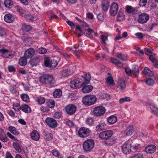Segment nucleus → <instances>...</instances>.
Listing matches in <instances>:
<instances>
[{
    "instance_id": "nucleus-5",
    "label": "nucleus",
    "mask_w": 158,
    "mask_h": 158,
    "mask_svg": "<svg viewBox=\"0 0 158 158\" xmlns=\"http://www.w3.org/2000/svg\"><path fill=\"white\" fill-rule=\"evenodd\" d=\"M53 79L52 76L49 74H45L40 77L39 80L41 83L47 84H51Z\"/></svg>"
},
{
    "instance_id": "nucleus-57",
    "label": "nucleus",
    "mask_w": 158,
    "mask_h": 158,
    "mask_svg": "<svg viewBox=\"0 0 158 158\" xmlns=\"http://www.w3.org/2000/svg\"><path fill=\"white\" fill-rule=\"evenodd\" d=\"M8 138L5 135L3 136L2 135H0V139L4 142H6L8 141Z\"/></svg>"
},
{
    "instance_id": "nucleus-51",
    "label": "nucleus",
    "mask_w": 158,
    "mask_h": 158,
    "mask_svg": "<svg viewBox=\"0 0 158 158\" xmlns=\"http://www.w3.org/2000/svg\"><path fill=\"white\" fill-rule=\"evenodd\" d=\"M135 9L131 6H127L126 10L128 13H131L135 11Z\"/></svg>"
},
{
    "instance_id": "nucleus-64",
    "label": "nucleus",
    "mask_w": 158,
    "mask_h": 158,
    "mask_svg": "<svg viewBox=\"0 0 158 158\" xmlns=\"http://www.w3.org/2000/svg\"><path fill=\"white\" fill-rule=\"evenodd\" d=\"M8 114L12 117H14L15 116V114L14 112L11 110H8L7 111Z\"/></svg>"
},
{
    "instance_id": "nucleus-30",
    "label": "nucleus",
    "mask_w": 158,
    "mask_h": 158,
    "mask_svg": "<svg viewBox=\"0 0 158 158\" xmlns=\"http://www.w3.org/2000/svg\"><path fill=\"white\" fill-rule=\"evenodd\" d=\"M144 73L147 76L152 77L154 75L153 73L148 67H145L143 71Z\"/></svg>"
},
{
    "instance_id": "nucleus-58",
    "label": "nucleus",
    "mask_w": 158,
    "mask_h": 158,
    "mask_svg": "<svg viewBox=\"0 0 158 158\" xmlns=\"http://www.w3.org/2000/svg\"><path fill=\"white\" fill-rule=\"evenodd\" d=\"M97 19L100 21H103L104 19V15L102 14H99L97 16Z\"/></svg>"
},
{
    "instance_id": "nucleus-55",
    "label": "nucleus",
    "mask_w": 158,
    "mask_h": 158,
    "mask_svg": "<svg viewBox=\"0 0 158 158\" xmlns=\"http://www.w3.org/2000/svg\"><path fill=\"white\" fill-rule=\"evenodd\" d=\"M38 52L40 54H44L46 52V49L44 48H41L38 50Z\"/></svg>"
},
{
    "instance_id": "nucleus-47",
    "label": "nucleus",
    "mask_w": 158,
    "mask_h": 158,
    "mask_svg": "<svg viewBox=\"0 0 158 158\" xmlns=\"http://www.w3.org/2000/svg\"><path fill=\"white\" fill-rule=\"evenodd\" d=\"M9 89L10 92L13 94L17 95L19 94L18 91L12 86H10Z\"/></svg>"
},
{
    "instance_id": "nucleus-21",
    "label": "nucleus",
    "mask_w": 158,
    "mask_h": 158,
    "mask_svg": "<svg viewBox=\"0 0 158 158\" xmlns=\"http://www.w3.org/2000/svg\"><path fill=\"white\" fill-rule=\"evenodd\" d=\"M117 121V117L114 115H111L108 117L107 119V122L110 125L114 124Z\"/></svg>"
},
{
    "instance_id": "nucleus-48",
    "label": "nucleus",
    "mask_w": 158,
    "mask_h": 158,
    "mask_svg": "<svg viewBox=\"0 0 158 158\" xmlns=\"http://www.w3.org/2000/svg\"><path fill=\"white\" fill-rule=\"evenodd\" d=\"M117 57L122 60H124L128 59V57L127 56L122 54H118Z\"/></svg>"
},
{
    "instance_id": "nucleus-35",
    "label": "nucleus",
    "mask_w": 158,
    "mask_h": 158,
    "mask_svg": "<svg viewBox=\"0 0 158 158\" xmlns=\"http://www.w3.org/2000/svg\"><path fill=\"white\" fill-rule=\"evenodd\" d=\"M13 108L16 111H19L21 110V106L19 103L13 102Z\"/></svg>"
},
{
    "instance_id": "nucleus-18",
    "label": "nucleus",
    "mask_w": 158,
    "mask_h": 158,
    "mask_svg": "<svg viewBox=\"0 0 158 158\" xmlns=\"http://www.w3.org/2000/svg\"><path fill=\"white\" fill-rule=\"evenodd\" d=\"M30 137L33 140L38 141L40 138V135L39 132L36 130H33L31 133Z\"/></svg>"
},
{
    "instance_id": "nucleus-27",
    "label": "nucleus",
    "mask_w": 158,
    "mask_h": 158,
    "mask_svg": "<svg viewBox=\"0 0 158 158\" xmlns=\"http://www.w3.org/2000/svg\"><path fill=\"white\" fill-rule=\"evenodd\" d=\"M109 2L106 0L103 1L102 3V7L103 10L104 11H107L109 8Z\"/></svg>"
},
{
    "instance_id": "nucleus-11",
    "label": "nucleus",
    "mask_w": 158,
    "mask_h": 158,
    "mask_svg": "<svg viewBox=\"0 0 158 158\" xmlns=\"http://www.w3.org/2000/svg\"><path fill=\"white\" fill-rule=\"evenodd\" d=\"M149 19V16L148 14L142 13L139 15L138 21L140 23H145L148 21Z\"/></svg>"
},
{
    "instance_id": "nucleus-43",
    "label": "nucleus",
    "mask_w": 158,
    "mask_h": 158,
    "mask_svg": "<svg viewBox=\"0 0 158 158\" xmlns=\"http://www.w3.org/2000/svg\"><path fill=\"white\" fill-rule=\"evenodd\" d=\"M107 84L108 85H115L114 82L112 78L111 77H109L107 79Z\"/></svg>"
},
{
    "instance_id": "nucleus-12",
    "label": "nucleus",
    "mask_w": 158,
    "mask_h": 158,
    "mask_svg": "<svg viewBox=\"0 0 158 158\" xmlns=\"http://www.w3.org/2000/svg\"><path fill=\"white\" fill-rule=\"evenodd\" d=\"M45 122L50 127L54 128L56 127L57 123L54 118L50 117H47L45 119Z\"/></svg>"
},
{
    "instance_id": "nucleus-39",
    "label": "nucleus",
    "mask_w": 158,
    "mask_h": 158,
    "mask_svg": "<svg viewBox=\"0 0 158 158\" xmlns=\"http://www.w3.org/2000/svg\"><path fill=\"white\" fill-rule=\"evenodd\" d=\"M146 84L148 86H152L155 83L153 79L151 78H148L145 81Z\"/></svg>"
},
{
    "instance_id": "nucleus-32",
    "label": "nucleus",
    "mask_w": 158,
    "mask_h": 158,
    "mask_svg": "<svg viewBox=\"0 0 158 158\" xmlns=\"http://www.w3.org/2000/svg\"><path fill=\"white\" fill-rule=\"evenodd\" d=\"M62 94V92L61 89H56L53 93V96L56 98L60 97Z\"/></svg>"
},
{
    "instance_id": "nucleus-53",
    "label": "nucleus",
    "mask_w": 158,
    "mask_h": 158,
    "mask_svg": "<svg viewBox=\"0 0 158 158\" xmlns=\"http://www.w3.org/2000/svg\"><path fill=\"white\" fill-rule=\"evenodd\" d=\"M6 30L2 28H0V36L2 37L6 35Z\"/></svg>"
},
{
    "instance_id": "nucleus-7",
    "label": "nucleus",
    "mask_w": 158,
    "mask_h": 158,
    "mask_svg": "<svg viewBox=\"0 0 158 158\" xmlns=\"http://www.w3.org/2000/svg\"><path fill=\"white\" fill-rule=\"evenodd\" d=\"M113 134V132L111 130L103 131L99 134V137L102 139L107 140L111 137Z\"/></svg>"
},
{
    "instance_id": "nucleus-34",
    "label": "nucleus",
    "mask_w": 158,
    "mask_h": 158,
    "mask_svg": "<svg viewBox=\"0 0 158 158\" xmlns=\"http://www.w3.org/2000/svg\"><path fill=\"white\" fill-rule=\"evenodd\" d=\"M132 73L135 77H137L138 76L139 70L138 66L135 65L134 66L132 69Z\"/></svg>"
},
{
    "instance_id": "nucleus-10",
    "label": "nucleus",
    "mask_w": 158,
    "mask_h": 158,
    "mask_svg": "<svg viewBox=\"0 0 158 158\" xmlns=\"http://www.w3.org/2000/svg\"><path fill=\"white\" fill-rule=\"evenodd\" d=\"M79 136L81 138H85L89 135L90 131L89 129L85 127H81L78 132Z\"/></svg>"
},
{
    "instance_id": "nucleus-15",
    "label": "nucleus",
    "mask_w": 158,
    "mask_h": 158,
    "mask_svg": "<svg viewBox=\"0 0 158 158\" xmlns=\"http://www.w3.org/2000/svg\"><path fill=\"white\" fill-rule=\"evenodd\" d=\"M65 110L67 114L70 115H72L76 112V107L73 104H69L66 107Z\"/></svg>"
},
{
    "instance_id": "nucleus-28",
    "label": "nucleus",
    "mask_w": 158,
    "mask_h": 158,
    "mask_svg": "<svg viewBox=\"0 0 158 158\" xmlns=\"http://www.w3.org/2000/svg\"><path fill=\"white\" fill-rule=\"evenodd\" d=\"M125 15L123 12L121 11H119L117 15L116 21L119 22L125 19Z\"/></svg>"
},
{
    "instance_id": "nucleus-37",
    "label": "nucleus",
    "mask_w": 158,
    "mask_h": 158,
    "mask_svg": "<svg viewBox=\"0 0 158 158\" xmlns=\"http://www.w3.org/2000/svg\"><path fill=\"white\" fill-rule=\"evenodd\" d=\"M4 5L6 7L10 8L12 6L13 2L11 0H5Z\"/></svg>"
},
{
    "instance_id": "nucleus-25",
    "label": "nucleus",
    "mask_w": 158,
    "mask_h": 158,
    "mask_svg": "<svg viewBox=\"0 0 158 158\" xmlns=\"http://www.w3.org/2000/svg\"><path fill=\"white\" fill-rule=\"evenodd\" d=\"M93 89L92 86L90 85H86L83 86L82 89V91L84 93H88L91 92Z\"/></svg>"
},
{
    "instance_id": "nucleus-42",
    "label": "nucleus",
    "mask_w": 158,
    "mask_h": 158,
    "mask_svg": "<svg viewBox=\"0 0 158 158\" xmlns=\"http://www.w3.org/2000/svg\"><path fill=\"white\" fill-rule=\"evenodd\" d=\"M22 28L23 30L26 31H30L31 29V27L30 25L26 24H23Z\"/></svg>"
},
{
    "instance_id": "nucleus-24",
    "label": "nucleus",
    "mask_w": 158,
    "mask_h": 158,
    "mask_svg": "<svg viewBox=\"0 0 158 158\" xmlns=\"http://www.w3.org/2000/svg\"><path fill=\"white\" fill-rule=\"evenodd\" d=\"M106 127V124L103 122L98 123L96 126V130L97 131H101L104 130Z\"/></svg>"
},
{
    "instance_id": "nucleus-14",
    "label": "nucleus",
    "mask_w": 158,
    "mask_h": 158,
    "mask_svg": "<svg viewBox=\"0 0 158 158\" xmlns=\"http://www.w3.org/2000/svg\"><path fill=\"white\" fill-rule=\"evenodd\" d=\"M122 148L124 153L129 154L131 151V146L128 142H126L123 145Z\"/></svg>"
},
{
    "instance_id": "nucleus-6",
    "label": "nucleus",
    "mask_w": 158,
    "mask_h": 158,
    "mask_svg": "<svg viewBox=\"0 0 158 158\" xmlns=\"http://www.w3.org/2000/svg\"><path fill=\"white\" fill-rule=\"evenodd\" d=\"M0 52L1 53V56L6 58H12L15 53L14 51H12L2 48L0 49Z\"/></svg>"
},
{
    "instance_id": "nucleus-8",
    "label": "nucleus",
    "mask_w": 158,
    "mask_h": 158,
    "mask_svg": "<svg viewBox=\"0 0 158 158\" xmlns=\"http://www.w3.org/2000/svg\"><path fill=\"white\" fill-rule=\"evenodd\" d=\"M106 111L105 108L102 106H99L95 107L93 111V113L94 115L100 116L102 115Z\"/></svg>"
},
{
    "instance_id": "nucleus-13",
    "label": "nucleus",
    "mask_w": 158,
    "mask_h": 158,
    "mask_svg": "<svg viewBox=\"0 0 158 158\" xmlns=\"http://www.w3.org/2000/svg\"><path fill=\"white\" fill-rule=\"evenodd\" d=\"M118 6L116 2H113L111 4L110 10V13L112 16H115L118 11Z\"/></svg>"
},
{
    "instance_id": "nucleus-38",
    "label": "nucleus",
    "mask_w": 158,
    "mask_h": 158,
    "mask_svg": "<svg viewBox=\"0 0 158 158\" xmlns=\"http://www.w3.org/2000/svg\"><path fill=\"white\" fill-rule=\"evenodd\" d=\"M26 58L22 57L19 60V63L21 66H23L26 65L27 63Z\"/></svg>"
},
{
    "instance_id": "nucleus-54",
    "label": "nucleus",
    "mask_w": 158,
    "mask_h": 158,
    "mask_svg": "<svg viewBox=\"0 0 158 158\" xmlns=\"http://www.w3.org/2000/svg\"><path fill=\"white\" fill-rule=\"evenodd\" d=\"M6 135L11 139L15 141H18L17 139L10 133L8 132L6 133Z\"/></svg>"
},
{
    "instance_id": "nucleus-16",
    "label": "nucleus",
    "mask_w": 158,
    "mask_h": 158,
    "mask_svg": "<svg viewBox=\"0 0 158 158\" xmlns=\"http://www.w3.org/2000/svg\"><path fill=\"white\" fill-rule=\"evenodd\" d=\"M35 53V50L33 48H30L27 49L25 52L24 56L26 58H30L33 56Z\"/></svg>"
},
{
    "instance_id": "nucleus-46",
    "label": "nucleus",
    "mask_w": 158,
    "mask_h": 158,
    "mask_svg": "<svg viewBox=\"0 0 158 158\" xmlns=\"http://www.w3.org/2000/svg\"><path fill=\"white\" fill-rule=\"evenodd\" d=\"M85 122L86 124L91 126L94 123V120L93 118L89 117L86 119Z\"/></svg>"
},
{
    "instance_id": "nucleus-61",
    "label": "nucleus",
    "mask_w": 158,
    "mask_h": 158,
    "mask_svg": "<svg viewBox=\"0 0 158 158\" xmlns=\"http://www.w3.org/2000/svg\"><path fill=\"white\" fill-rule=\"evenodd\" d=\"M67 23L72 28H74L75 27V25L73 23L69 20H67L66 21Z\"/></svg>"
},
{
    "instance_id": "nucleus-59",
    "label": "nucleus",
    "mask_w": 158,
    "mask_h": 158,
    "mask_svg": "<svg viewBox=\"0 0 158 158\" xmlns=\"http://www.w3.org/2000/svg\"><path fill=\"white\" fill-rule=\"evenodd\" d=\"M147 2V0H140L139 5L141 6H145Z\"/></svg>"
},
{
    "instance_id": "nucleus-44",
    "label": "nucleus",
    "mask_w": 158,
    "mask_h": 158,
    "mask_svg": "<svg viewBox=\"0 0 158 158\" xmlns=\"http://www.w3.org/2000/svg\"><path fill=\"white\" fill-rule=\"evenodd\" d=\"M40 61V59L38 57H36L34 58L32 60L30 61V62L31 64L33 66L35 65L37 63L39 62Z\"/></svg>"
},
{
    "instance_id": "nucleus-17",
    "label": "nucleus",
    "mask_w": 158,
    "mask_h": 158,
    "mask_svg": "<svg viewBox=\"0 0 158 158\" xmlns=\"http://www.w3.org/2000/svg\"><path fill=\"white\" fill-rule=\"evenodd\" d=\"M126 84L124 81L120 80L117 83V88L119 89L120 91L123 92L126 89Z\"/></svg>"
},
{
    "instance_id": "nucleus-9",
    "label": "nucleus",
    "mask_w": 158,
    "mask_h": 158,
    "mask_svg": "<svg viewBox=\"0 0 158 158\" xmlns=\"http://www.w3.org/2000/svg\"><path fill=\"white\" fill-rule=\"evenodd\" d=\"M70 85L71 88L77 89L81 88L84 85L79 79H77L72 80L70 82Z\"/></svg>"
},
{
    "instance_id": "nucleus-33",
    "label": "nucleus",
    "mask_w": 158,
    "mask_h": 158,
    "mask_svg": "<svg viewBox=\"0 0 158 158\" xmlns=\"http://www.w3.org/2000/svg\"><path fill=\"white\" fill-rule=\"evenodd\" d=\"M111 62L113 63L114 64L118 67L121 68L123 67V64L121 62H120L118 60L113 58L111 59Z\"/></svg>"
},
{
    "instance_id": "nucleus-36",
    "label": "nucleus",
    "mask_w": 158,
    "mask_h": 158,
    "mask_svg": "<svg viewBox=\"0 0 158 158\" xmlns=\"http://www.w3.org/2000/svg\"><path fill=\"white\" fill-rule=\"evenodd\" d=\"M20 97L23 101L27 102H29V98L27 94H22L20 95Z\"/></svg>"
},
{
    "instance_id": "nucleus-23",
    "label": "nucleus",
    "mask_w": 158,
    "mask_h": 158,
    "mask_svg": "<svg viewBox=\"0 0 158 158\" xmlns=\"http://www.w3.org/2000/svg\"><path fill=\"white\" fill-rule=\"evenodd\" d=\"M82 77L84 79V81L82 82L84 85L89 83L91 78L89 73H85Z\"/></svg>"
},
{
    "instance_id": "nucleus-29",
    "label": "nucleus",
    "mask_w": 158,
    "mask_h": 158,
    "mask_svg": "<svg viewBox=\"0 0 158 158\" xmlns=\"http://www.w3.org/2000/svg\"><path fill=\"white\" fill-rule=\"evenodd\" d=\"M149 107L152 113L158 115V108L154 104H150Z\"/></svg>"
},
{
    "instance_id": "nucleus-22",
    "label": "nucleus",
    "mask_w": 158,
    "mask_h": 158,
    "mask_svg": "<svg viewBox=\"0 0 158 158\" xmlns=\"http://www.w3.org/2000/svg\"><path fill=\"white\" fill-rule=\"evenodd\" d=\"M8 130L14 135L19 136L20 132L18 131L17 129L14 127L10 126L8 128Z\"/></svg>"
},
{
    "instance_id": "nucleus-19",
    "label": "nucleus",
    "mask_w": 158,
    "mask_h": 158,
    "mask_svg": "<svg viewBox=\"0 0 158 158\" xmlns=\"http://www.w3.org/2000/svg\"><path fill=\"white\" fill-rule=\"evenodd\" d=\"M156 146L150 145L147 146L145 148V152L147 153L151 154L154 153L156 151Z\"/></svg>"
},
{
    "instance_id": "nucleus-20",
    "label": "nucleus",
    "mask_w": 158,
    "mask_h": 158,
    "mask_svg": "<svg viewBox=\"0 0 158 158\" xmlns=\"http://www.w3.org/2000/svg\"><path fill=\"white\" fill-rule=\"evenodd\" d=\"M4 19L5 21L8 23L13 22L15 20V17L12 15L10 14L5 15Z\"/></svg>"
},
{
    "instance_id": "nucleus-40",
    "label": "nucleus",
    "mask_w": 158,
    "mask_h": 158,
    "mask_svg": "<svg viewBox=\"0 0 158 158\" xmlns=\"http://www.w3.org/2000/svg\"><path fill=\"white\" fill-rule=\"evenodd\" d=\"M13 146L14 148L19 152L21 151V149L19 143L16 142H14L13 143Z\"/></svg>"
},
{
    "instance_id": "nucleus-62",
    "label": "nucleus",
    "mask_w": 158,
    "mask_h": 158,
    "mask_svg": "<svg viewBox=\"0 0 158 158\" xmlns=\"http://www.w3.org/2000/svg\"><path fill=\"white\" fill-rule=\"evenodd\" d=\"M132 158H143V155L141 153H138L135 154Z\"/></svg>"
},
{
    "instance_id": "nucleus-63",
    "label": "nucleus",
    "mask_w": 158,
    "mask_h": 158,
    "mask_svg": "<svg viewBox=\"0 0 158 158\" xmlns=\"http://www.w3.org/2000/svg\"><path fill=\"white\" fill-rule=\"evenodd\" d=\"M45 138L47 140H50L52 138V135L51 134H47L45 136Z\"/></svg>"
},
{
    "instance_id": "nucleus-45",
    "label": "nucleus",
    "mask_w": 158,
    "mask_h": 158,
    "mask_svg": "<svg viewBox=\"0 0 158 158\" xmlns=\"http://www.w3.org/2000/svg\"><path fill=\"white\" fill-rule=\"evenodd\" d=\"M131 101L129 97H125L124 98H121L119 99V102L120 103L122 104L124 102H130Z\"/></svg>"
},
{
    "instance_id": "nucleus-31",
    "label": "nucleus",
    "mask_w": 158,
    "mask_h": 158,
    "mask_svg": "<svg viewBox=\"0 0 158 158\" xmlns=\"http://www.w3.org/2000/svg\"><path fill=\"white\" fill-rule=\"evenodd\" d=\"M134 129L132 126L128 127L126 131V135L129 136L132 135L134 133Z\"/></svg>"
},
{
    "instance_id": "nucleus-3",
    "label": "nucleus",
    "mask_w": 158,
    "mask_h": 158,
    "mask_svg": "<svg viewBox=\"0 0 158 158\" xmlns=\"http://www.w3.org/2000/svg\"><path fill=\"white\" fill-rule=\"evenodd\" d=\"M59 61V58L58 57L55 58L51 60L48 57H46L44 58V64L45 66L52 68L57 65Z\"/></svg>"
},
{
    "instance_id": "nucleus-2",
    "label": "nucleus",
    "mask_w": 158,
    "mask_h": 158,
    "mask_svg": "<svg viewBox=\"0 0 158 158\" xmlns=\"http://www.w3.org/2000/svg\"><path fill=\"white\" fill-rule=\"evenodd\" d=\"M94 146V141L90 139L85 141L82 145L83 150L87 152L90 151L93 148Z\"/></svg>"
},
{
    "instance_id": "nucleus-52",
    "label": "nucleus",
    "mask_w": 158,
    "mask_h": 158,
    "mask_svg": "<svg viewBox=\"0 0 158 158\" xmlns=\"http://www.w3.org/2000/svg\"><path fill=\"white\" fill-rule=\"evenodd\" d=\"M52 154L55 156L59 157L60 156V155L58 151L54 149L52 151Z\"/></svg>"
},
{
    "instance_id": "nucleus-60",
    "label": "nucleus",
    "mask_w": 158,
    "mask_h": 158,
    "mask_svg": "<svg viewBox=\"0 0 158 158\" xmlns=\"http://www.w3.org/2000/svg\"><path fill=\"white\" fill-rule=\"evenodd\" d=\"M61 113L60 112H55L54 114V117L56 118H59L61 116Z\"/></svg>"
},
{
    "instance_id": "nucleus-1",
    "label": "nucleus",
    "mask_w": 158,
    "mask_h": 158,
    "mask_svg": "<svg viewBox=\"0 0 158 158\" xmlns=\"http://www.w3.org/2000/svg\"><path fill=\"white\" fill-rule=\"evenodd\" d=\"M97 98L94 95H87L82 98V102L86 106H90L95 104L97 101Z\"/></svg>"
},
{
    "instance_id": "nucleus-50",
    "label": "nucleus",
    "mask_w": 158,
    "mask_h": 158,
    "mask_svg": "<svg viewBox=\"0 0 158 158\" xmlns=\"http://www.w3.org/2000/svg\"><path fill=\"white\" fill-rule=\"evenodd\" d=\"M36 101L39 104H42L44 103L45 99L44 98L39 97L37 98Z\"/></svg>"
},
{
    "instance_id": "nucleus-49",
    "label": "nucleus",
    "mask_w": 158,
    "mask_h": 158,
    "mask_svg": "<svg viewBox=\"0 0 158 158\" xmlns=\"http://www.w3.org/2000/svg\"><path fill=\"white\" fill-rule=\"evenodd\" d=\"M61 74L64 76H67L70 74V72L68 70H63L61 71Z\"/></svg>"
},
{
    "instance_id": "nucleus-4",
    "label": "nucleus",
    "mask_w": 158,
    "mask_h": 158,
    "mask_svg": "<svg viewBox=\"0 0 158 158\" xmlns=\"http://www.w3.org/2000/svg\"><path fill=\"white\" fill-rule=\"evenodd\" d=\"M16 10L19 15L22 16H25V18L29 20H31L33 19L32 16L29 15L28 12L25 9L19 6H17L16 7Z\"/></svg>"
},
{
    "instance_id": "nucleus-26",
    "label": "nucleus",
    "mask_w": 158,
    "mask_h": 158,
    "mask_svg": "<svg viewBox=\"0 0 158 158\" xmlns=\"http://www.w3.org/2000/svg\"><path fill=\"white\" fill-rule=\"evenodd\" d=\"M21 110L26 113H29L31 111V108L26 104H23L21 106Z\"/></svg>"
},
{
    "instance_id": "nucleus-41",
    "label": "nucleus",
    "mask_w": 158,
    "mask_h": 158,
    "mask_svg": "<svg viewBox=\"0 0 158 158\" xmlns=\"http://www.w3.org/2000/svg\"><path fill=\"white\" fill-rule=\"evenodd\" d=\"M48 106L50 108H52L55 105V102L53 100H49L47 102Z\"/></svg>"
},
{
    "instance_id": "nucleus-56",
    "label": "nucleus",
    "mask_w": 158,
    "mask_h": 158,
    "mask_svg": "<svg viewBox=\"0 0 158 158\" xmlns=\"http://www.w3.org/2000/svg\"><path fill=\"white\" fill-rule=\"evenodd\" d=\"M66 124L70 127H74V124L73 123L71 120H68L66 122Z\"/></svg>"
}]
</instances>
